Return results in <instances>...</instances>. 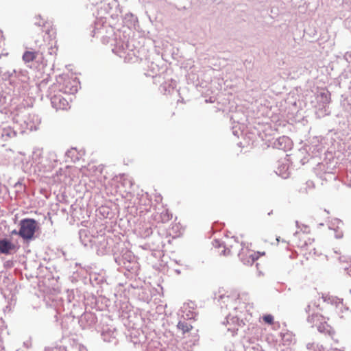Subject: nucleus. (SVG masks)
Segmentation results:
<instances>
[{
  "label": "nucleus",
  "instance_id": "1",
  "mask_svg": "<svg viewBox=\"0 0 351 351\" xmlns=\"http://www.w3.org/2000/svg\"><path fill=\"white\" fill-rule=\"evenodd\" d=\"M293 242L299 248L300 253L305 256L306 259L315 254L314 246V238L310 232L300 230L294 234Z\"/></svg>",
  "mask_w": 351,
  "mask_h": 351
},
{
  "label": "nucleus",
  "instance_id": "2",
  "mask_svg": "<svg viewBox=\"0 0 351 351\" xmlns=\"http://www.w3.org/2000/svg\"><path fill=\"white\" fill-rule=\"evenodd\" d=\"M51 89L53 93L74 94L77 91V82L69 75L62 74L57 77L56 82L52 85Z\"/></svg>",
  "mask_w": 351,
  "mask_h": 351
},
{
  "label": "nucleus",
  "instance_id": "3",
  "mask_svg": "<svg viewBox=\"0 0 351 351\" xmlns=\"http://www.w3.org/2000/svg\"><path fill=\"white\" fill-rule=\"evenodd\" d=\"M19 235L24 240H32L38 228V224L34 219H23L19 223Z\"/></svg>",
  "mask_w": 351,
  "mask_h": 351
},
{
  "label": "nucleus",
  "instance_id": "4",
  "mask_svg": "<svg viewBox=\"0 0 351 351\" xmlns=\"http://www.w3.org/2000/svg\"><path fill=\"white\" fill-rule=\"evenodd\" d=\"M213 253L219 256H228L233 253V245L229 247L223 244L219 240H214L213 241Z\"/></svg>",
  "mask_w": 351,
  "mask_h": 351
},
{
  "label": "nucleus",
  "instance_id": "5",
  "mask_svg": "<svg viewBox=\"0 0 351 351\" xmlns=\"http://www.w3.org/2000/svg\"><path fill=\"white\" fill-rule=\"evenodd\" d=\"M311 319L319 332L328 334L330 333L332 328L327 324L325 321V318L322 315H313Z\"/></svg>",
  "mask_w": 351,
  "mask_h": 351
},
{
  "label": "nucleus",
  "instance_id": "6",
  "mask_svg": "<svg viewBox=\"0 0 351 351\" xmlns=\"http://www.w3.org/2000/svg\"><path fill=\"white\" fill-rule=\"evenodd\" d=\"M52 106L56 110H67L69 108L68 101L60 94H54L51 96Z\"/></svg>",
  "mask_w": 351,
  "mask_h": 351
},
{
  "label": "nucleus",
  "instance_id": "7",
  "mask_svg": "<svg viewBox=\"0 0 351 351\" xmlns=\"http://www.w3.org/2000/svg\"><path fill=\"white\" fill-rule=\"evenodd\" d=\"M16 246L6 239H0V252L4 254H10L15 251Z\"/></svg>",
  "mask_w": 351,
  "mask_h": 351
},
{
  "label": "nucleus",
  "instance_id": "8",
  "mask_svg": "<svg viewBox=\"0 0 351 351\" xmlns=\"http://www.w3.org/2000/svg\"><path fill=\"white\" fill-rule=\"evenodd\" d=\"M244 252L241 253L242 259L245 261L247 262L248 263H253L255 261H256L260 256H265V252H254V251H248L249 254V258H245L243 256Z\"/></svg>",
  "mask_w": 351,
  "mask_h": 351
},
{
  "label": "nucleus",
  "instance_id": "9",
  "mask_svg": "<svg viewBox=\"0 0 351 351\" xmlns=\"http://www.w3.org/2000/svg\"><path fill=\"white\" fill-rule=\"evenodd\" d=\"M38 52L34 51H26L23 55V60L25 63H29L36 59Z\"/></svg>",
  "mask_w": 351,
  "mask_h": 351
},
{
  "label": "nucleus",
  "instance_id": "10",
  "mask_svg": "<svg viewBox=\"0 0 351 351\" xmlns=\"http://www.w3.org/2000/svg\"><path fill=\"white\" fill-rule=\"evenodd\" d=\"M321 98V101L323 104H329L331 101V94L328 90H323L318 95Z\"/></svg>",
  "mask_w": 351,
  "mask_h": 351
},
{
  "label": "nucleus",
  "instance_id": "11",
  "mask_svg": "<svg viewBox=\"0 0 351 351\" xmlns=\"http://www.w3.org/2000/svg\"><path fill=\"white\" fill-rule=\"evenodd\" d=\"M239 298V295L236 293H232V295L228 294L226 295H223L220 296V300H222L223 303L226 302H229L233 300H237Z\"/></svg>",
  "mask_w": 351,
  "mask_h": 351
},
{
  "label": "nucleus",
  "instance_id": "12",
  "mask_svg": "<svg viewBox=\"0 0 351 351\" xmlns=\"http://www.w3.org/2000/svg\"><path fill=\"white\" fill-rule=\"evenodd\" d=\"M178 328L181 330L183 333H185L189 332L193 328V326L185 322L180 321L178 324Z\"/></svg>",
  "mask_w": 351,
  "mask_h": 351
},
{
  "label": "nucleus",
  "instance_id": "13",
  "mask_svg": "<svg viewBox=\"0 0 351 351\" xmlns=\"http://www.w3.org/2000/svg\"><path fill=\"white\" fill-rule=\"evenodd\" d=\"M263 319L266 324L269 325H272L274 323V316L270 314L263 315Z\"/></svg>",
  "mask_w": 351,
  "mask_h": 351
},
{
  "label": "nucleus",
  "instance_id": "14",
  "mask_svg": "<svg viewBox=\"0 0 351 351\" xmlns=\"http://www.w3.org/2000/svg\"><path fill=\"white\" fill-rule=\"evenodd\" d=\"M288 141H289V138L286 136H282L278 139V144L286 143Z\"/></svg>",
  "mask_w": 351,
  "mask_h": 351
},
{
  "label": "nucleus",
  "instance_id": "15",
  "mask_svg": "<svg viewBox=\"0 0 351 351\" xmlns=\"http://www.w3.org/2000/svg\"><path fill=\"white\" fill-rule=\"evenodd\" d=\"M19 114H16L14 117H13V120L14 122L16 123H20V120H19Z\"/></svg>",
  "mask_w": 351,
  "mask_h": 351
},
{
  "label": "nucleus",
  "instance_id": "16",
  "mask_svg": "<svg viewBox=\"0 0 351 351\" xmlns=\"http://www.w3.org/2000/svg\"><path fill=\"white\" fill-rule=\"evenodd\" d=\"M24 122H25V125H26V127L27 128H29L30 130H32V128H34L33 125H31L29 123H27L26 121H24Z\"/></svg>",
  "mask_w": 351,
  "mask_h": 351
},
{
  "label": "nucleus",
  "instance_id": "17",
  "mask_svg": "<svg viewBox=\"0 0 351 351\" xmlns=\"http://www.w3.org/2000/svg\"><path fill=\"white\" fill-rule=\"evenodd\" d=\"M11 234H16V235L17 234V235H19V231H17L16 230H14L12 231Z\"/></svg>",
  "mask_w": 351,
  "mask_h": 351
},
{
  "label": "nucleus",
  "instance_id": "18",
  "mask_svg": "<svg viewBox=\"0 0 351 351\" xmlns=\"http://www.w3.org/2000/svg\"><path fill=\"white\" fill-rule=\"evenodd\" d=\"M234 245L237 249L239 248V244L237 241H234Z\"/></svg>",
  "mask_w": 351,
  "mask_h": 351
},
{
  "label": "nucleus",
  "instance_id": "19",
  "mask_svg": "<svg viewBox=\"0 0 351 351\" xmlns=\"http://www.w3.org/2000/svg\"><path fill=\"white\" fill-rule=\"evenodd\" d=\"M348 269V271H349L350 272H351V264H350V267H349Z\"/></svg>",
  "mask_w": 351,
  "mask_h": 351
},
{
  "label": "nucleus",
  "instance_id": "20",
  "mask_svg": "<svg viewBox=\"0 0 351 351\" xmlns=\"http://www.w3.org/2000/svg\"><path fill=\"white\" fill-rule=\"evenodd\" d=\"M276 241H277L278 242H279L280 239H279V238H278V237H277V238H276Z\"/></svg>",
  "mask_w": 351,
  "mask_h": 351
}]
</instances>
